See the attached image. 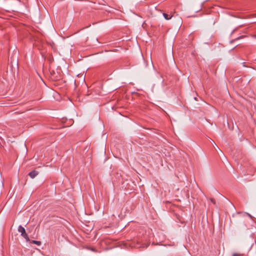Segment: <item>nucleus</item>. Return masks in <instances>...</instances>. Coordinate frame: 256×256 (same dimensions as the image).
<instances>
[{
	"label": "nucleus",
	"instance_id": "nucleus-4",
	"mask_svg": "<svg viewBox=\"0 0 256 256\" xmlns=\"http://www.w3.org/2000/svg\"><path fill=\"white\" fill-rule=\"evenodd\" d=\"M163 16L166 20H168L170 19L172 17V16L168 15L166 13H163Z\"/></svg>",
	"mask_w": 256,
	"mask_h": 256
},
{
	"label": "nucleus",
	"instance_id": "nucleus-7",
	"mask_svg": "<svg viewBox=\"0 0 256 256\" xmlns=\"http://www.w3.org/2000/svg\"><path fill=\"white\" fill-rule=\"evenodd\" d=\"M248 214V216L250 218H252V216L250 214Z\"/></svg>",
	"mask_w": 256,
	"mask_h": 256
},
{
	"label": "nucleus",
	"instance_id": "nucleus-1",
	"mask_svg": "<svg viewBox=\"0 0 256 256\" xmlns=\"http://www.w3.org/2000/svg\"><path fill=\"white\" fill-rule=\"evenodd\" d=\"M18 232L21 233V236L26 239V242H28L30 240V238L27 234L26 232L25 229L24 227H22V226H20L18 228Z\"/></svg>",
	"mask_w": 256,
	"mask_h": 256
},
{
	"label": "nucleus",
	"instance_id": "nucleus-9",
	"mask_svg": "<svg viewBox=\"0 0 256 256\" xmlns=\"http://www.w3.org/2000/svg\"><path fill=\"white\" fill-rule=\"evenodd\" d=\"M233 256H238V254H233Z\"/></svg>",
	"mask_w": 256,
	"mask_h": 256
},
{
	"label": "nucleus",
	"instance_id": "nucleus-10",
	"mask_svg": "<svg viewBox=\"0 0 256 256\" xmlns=\"http://www.w3.org/2000/svg\"><path fill=\"white\" fill-rule=\"evenodd\" d=\"M24 148H26V144H24Z\"/></svg>",
	"mask_w": 256,
	"mask_h": 256
},
{
	"label": "nucleus",
	"instance_id": "nucleus-2",
	"mask_svg": "<svg viewBox=\"0 0 256 256\" xmlns=\"http://www.w3.org/2000/svg\"><path fill=\"white\" fill-rule=\"evenodd\" d=\"M38 174V172L36 170L32 171L28 174L32 178H35Z\"/></svg>",
	"mask_w": 256,
	"mask_h": 256
},
{
	"label": "nucleus",
	"instance_id": "nucleus-3",
	"mask_svg": "<svg viewBox=\"0 0 256 256\" xmlns=\"http://www.w3.org/2000/svg\"><path fill=\"white\" fill-rule=\"evenodd\" d=\"M211 143L213 144L214 148H215L216 150V151H218V150H219L220 152H222L221 151V150L217 146V145L216 144V143L214 142L211 140Z\"/></svg>",
	"mask_w": 256,
	"mask_h": 256
},
{
	"label": "nucleus",
	"instance_id": "nucleus-5",
	"mask_svg": "<svg viewBox=\"0 0 256 256\" xmlns=\"http://www.w3.org/2000/svg\"><path fill=\"white\" fill-rule=\"evenodd\" d=\"M32 242L36 244L38 246H40L41 244V242L38 240H32Z\"/></svg>",
	"mask_w": 256,
	"mask_h": 256
},
{
	"label": "nucleus",
	"instance_id": "nucleus-6",
	"mask_svg": "<svg viewBox=\"0 0 256 256\" xmlns=\"http://www.w3.org/2000/svg\"><path fill=\"white\" fill-rule=\"evenodd\" d=\"M210 201L212 202L213 204H215L216 202H215V200H214V198H211L210 199Z\"/></svg>",
	"mask_w": 256,
	"mask_h": 256
},
{
	"label": "nucleus",
	"instance_id": "nucleus-8",
	"mask_svg": "<svg viewBox=\"0 0 256 256\" xmlns=\"http://www.w3.org/2000/svg\"><path fill=\"white\" fill-rule=\"evenodd\" d=\"M242 64L244 66H246L245 65V62H243Z\"/></svg>",
	"mask_w": 256,
	"mask_h": 256
}]
</instances>
